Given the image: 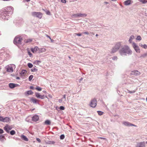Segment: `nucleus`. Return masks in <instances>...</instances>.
<instances>
[{"instance_id": "obj_1", "label": "nucleus", "mask_w": 147, "mask_h": 147, "mask_svg": "<svg viewBox=\"0 0 147 147\" xmlns=\"http://www.w3.org/2000/svg\"><path fill=\"white\" fill-rule=\"evenodd\" d=\"M120 55L122 56H125L127 54L131 55L132 53V51L130 49L129 47L127 46H125L119 51Z\"/></svg>"}, {"instance_id": "obj_2", "label": "nucleus", "mask_w": 147, "mask_h": 147, "mask_svg": "<svg viewBox=\"0 0 147 147\" xmlns=\"http://www.w3.org/2000/svg\"><path fill=\"white\" fill-rule=\"evenodd\" d=\"M11 10V7H5L4 9H2L0 11V15L2 16L4 15V16H5L6 14H8L9 12H10Z\"/></svg>"}, {"instance_id": "obj_3", "label": "nucleus", "mask_w": 147, "mask_h": 147, "mask_svg": "<svg viewBox=\"0 0 147 147\" xmlns=\"http://www.w3.org/2000/svg\"><path fill=\"white\" fill-rule=\"evenodd\" d=\"M23 40L21 36H17L15 38L13 41L14 43L15 44H21Z\"/></svg>"}, {"instance_id": "obj_4", "label": "nucleus", "mask_w": 147, "mask_h": 147, "mask_svg": "<svg viewBox=\"0 0 147 147\" xmlns=\"http://www.w3.org/2000/svg\"><path fill=\"white\" fill-rule=\"evenodd\" d=\"M121 44L120 43H117L115 45V47L113 48L112 50V52L114 53L117 51L121 46Z\"/></svg>"}, {"instance_id": "obj_5", "label": "nucleus", "mask_w": 147, "mask_h": 147, "mask_svg": "<svg viewBox=\"0 0 147 147\" xmlns=\"http://www.w3.org/2000/svg\"><path fill=\"white\" fill-rule=\"evenodd\" d=\"M32 15L40 19H41L42 16V14L40 12H33L32 13Z\"/></svg>"}, {"instance_id": "obj_6", "label": "nucleus", "mask_w": 147, "mask_h": 147, "mask_svg": "<svg viewBox=\"0 0 147 147\" xmlns=\"http://www.w3.org/2000/svg\"><path fill=\"white\" fill-rule=\"evenodd\" d=\"M15 67V65L12 64L11 65H8L7 66V71L9 72H13V68H14Z\"/></svg>"}, {"instance_id": "obj_7", "label": "nucleus", "mask_w": 147, "mask_h": 147, "mask_svg": "<svg viewBox=\"0 0 147 147\" xmlns=\"http://www.w3.org/2000/svg\"><path fill=\"white\" fill-rule=\"evenodd\" d=\"M97 101L96 99L94 98L91 100L90 105L92 107H95L96 105Z\"/></svg>"}, {"instance_id": "obj_8", "label": "nucleus", "mask_w": 147, "mask_h": 147, "mask_svg": "<svg viewBox=\"0 0 147 147\" xmlns=\"http://www.w3.org/2000/svg\"><path fill=\"white\" fill-rule=\"evenodd\" d=\"M12 128V127L11 126H9L7 125L4 127V129L5 130L7 133L9 132V130L11 129Z\"/></svg>"}, {"instance_id": "obj_9", "label": "nucleus", "mask_w": 147, "mask_h": 147, "mask_svg": "<svg viewBox=\"0 0 147 147\" xmlns=\"http://www.w3.org/2000/svg\"><path fill=\"white\" fill-rule=\"evenodd\" d=\"M123 124L126 126H133L135 127H137V126L135 125L132 124L127 121H123Z\"/></svg>"}, {"instance_id": "obj_10", "label": "nucleus", "mask_w": 147, "mask_h": 147, "mask_svg": "<svg viewBox=\"0 0 147 147\" xmlns=\"http://www.w3.org/2000/svg\"><path fill=\"white\" fill-rule=\"evenodd\" d=\"M31 50L33 53H39V48L37 47H36L34 48H31Z\"/></svg>"}, {"instance_id": "obj_11", "label": "nucleus", "mask_w": 147, "mask_h": 147, "mask_svg": "<svg viewBox=\"0 0 147 147\" xmlns=\"http://www.w3.org/2000/svg\"><path fill=\"white\" fill-rule=\"evenodd\" d=\"M140 74V73L138 70H134L131 71V75H134L136 76H139Z\"/></svg>"}, {"instance_id": "obj_12", "label": "nucleus", "mask_w": 147, "mask_h": 147, "mask_svg": "<svg viewBox=\"0 0 147 147\" xmlns=\"http://www.w3.org/2000/svg\"><path fill=\"white\" fill-rule=\"evenodd\" d=\"M36 97L38 98H40L42 99H43L45 98V96L44 95H41L39 93H35Z\"/></svg>"}, {"instance_id": "obj_13", "label": "nucleus", "mask_w": 147, "mask_h": 147, "mask_svg": "<svg viewBox=\"0 0 147 147\" xmlns=\"http://www.w3.org/2000/svg\"><path fill=\"white\" fill-rule=\"evenodd\" d=\"M19 86L18 84L13 83H10L9 84V86L11 88H13L14 87L18 86Z\"/></svg>"}, {"instance_id": "obj_14", "label": "nucleus", "mask_w": 147, "mask_h": 147, "mask_svg": "<svg viewBox=\"0 0 147 147\" xmlns=\"http://www.w3.org/2000/svg\"><path fill=\"white\" fill-rule=\"evenodd\" d=\"M136 147H145V144L144 142L138 143Z\"/></svg>"}, {"instance_id": "obj_15", "label": "nucleus", "mask_w": 147, "mask_h": 147, "mask_svg": "<svg viewBox=\"0 0 147 147\" xmlns=\"http://www.w3.org/2000/svg\"><path fill=\"white\" fill-rule=\"evenodd\" d=\"M39 119V117L37 115H35L33 116L32 118V120L34 121H37Z\"/></svg>"}, {"instance_id": "obj_16", "label": "nucleus", "mask_w": 147, "mask_h": 147, "mask_svg": "<svg viewBox=\"0 0 147 147\" xmlns=\"http://www.w3.org/2000/svg\"><path fill=\"white\" fill-rule=\"evenodd\" d=\"M30 101L34 103H36L38 101V100L34 98H31L30 100Z\"/></svg>"}, {"instance_id": "obj_17", "label": "nucleus", "mask_w": 147, "mask_h": 147, "mask_svg": "<svg viewBox=\"0 0 147 147\" xmlns=\"http://www.w3.org/2000/svg\"><path fill=\"white\" fill-rule=\"evenodd\" d=\"M10 119L8 117H5L4 118L3 122H8L10 121Z\"/></svg>"}, {"instance_id": "obj_18", "label": "nucleus", "mask_w": 147, "mask_h": 147, "mask_svg": "<svg viewBox=\"0 0 147 147\" xmlns=\"http://www.w3.org/2000/svg\"><path fill=\"white\" fill-rule=\"evenodd\" d=\"M27 71L26 70H23L22 71L21 73H20L21 75V76H24L25 74L27 73Z\"/></svg>"}, {"instance_id": "obj_19", "label": "nucleus", "mask_w": 147, "mask_h": 147, "mask_svg": "<svg viewBox=\"0 0 147 147\" xmlns=\"http://www.w3.org/2000/svg\"><path fill=\"white\" fill-rule=\"evenodd\" d=\"M32 41V39H26L24 40V42L25 43H29L31 42Z\"/></svg>"}, {"instance_id": "obj_20", "label": "nucleus", "mask_w": 147, "mask_h": 147, "mask_svg": "<svg viewBox=\"0 0 147 147\" xmlns=\"http://www.w3.org/2000/svg\"><path fill=\"white\" fill-rule=\"evenodd\" d=\"M21 138L22 139L25 141H28V139L26 137L23 135H21Z\"/></svg>"}, {"instance_id": "obj_21", "label": "nucleus", "mask_w": 147, "mask_h": 147, "mask_svg": "<svg viewBox=\"0 0 147 147\" xmlns=\"http://www.w3.org/2000/svg\"><path fill=\"white\" fill-rule=\"evenodd\" d=\"M131 1L130 0H128L125 1L124 2L125 4V5H128L130 4L131 3Z\"/></svg>"}, {"instance_id": "obj_22", "label": "nucleus", "mask_w": 147, "mask_h": 147, "mask_svg": "<svg viewBox=\"0 0 147 147\" xmlns=\"http://www.w3.org/2000/svg\"><path fill=\"white\" fill-rule=\"evenodd\" d=\"M45 124L47 125H50L51 124V122L49 120H47L45 121Z\"/></svg>"}, {"instance_id": "obj_23", "label": "nucleus", "mask_w": 147, "mask_h": 147, "mask_svg": "<svg viewBox=\"0 0 147 147\" xmlns=\"http://www.w3.org/2000/svg\"><path fill=\"white\" fill-rule=\"evenodd\" d=\"M46 51V49L45 48L39 49V53L45 52Z\"/></svg>"}, {"instance_id": "obj_24", "label": "nucleus", "mask_w": 147, "mask_h": 147, "mask_svg": "<svg viewBox=\"0 0 147 147\" xmlns=\"http://www.w3.org/2000/svg\"><path fill=\"white\" fill-rule=\"evenodd\" d=\"M134 38V37L133 35H131L130 36L129 41L130 43H131L132 40Z\"/></svg>"}, {"instance_id": "obj_25", "label": "nucleus", "mask_w": 147, "mask_h": 147, "mask_svg": "<svg viewBox=\"0 0 147 147\" xmlns=\"http://www.w3.org/2000/svg\"><path fill=\"white\" fill-rule=\"evenodd\" d=\"M5 139V136L2 135H0V140L1 141H3Z\"/></svg>"}, {"instance_id": "obj_26", "label": "nucleus", "mask_w": 147, "mask_h": 147, "mask_svg": "<svg viewBox=\"0 0 147 147\" xmlns=\"http://www.w3.org/2000/svg\"><path fill=\"white\" fill-rule=\"evenodd\" d=\"M136 51V52L137 53H140V49L139 48V47H138L137 48H136L134 49Z\"/></svg>"}, {"instance_id": "obj_27", "label": "nucleus", "mask_w": 147, "mask_h": 147, "mask_svg": "<svg viewBox=\"0 0 147 147\" xmlns=\"http://www.w3.org/2000/svg\"><path fill=\"white\" fill-rule=\"evenodd\" d=\"M78 14V17H84L86 16V14L79 13Z\"/></svg>"}, {"instance_id": "obj_28", "label": "nucleus", "mask_w": 147, "mask_h": 147, "mask_svg": "<svg viewBox=\"0 0 147 147\" xmlns=\"http://www.w3.org/2000/svg\"><path fill=\"white\" fill-rule=\"evenodd\" d=\"M132 46L134 48V49L136 48H137L138 46L136 45L135 42H133L132 43Z\"/></svg>"}, {"instance_id": "obj_29", "label": "nucleus", "mask_w": 147, "mask_h": 147, "mask_svg": "<svg viewBox=\"0 0 147 147\" xmlns=\"http://www.w3.org/2000/svg\"><path fill=\"white\" fill-rule=\"evenodd\" d=\"M27 93L28 94H32L33 93V92L31 90L28 91L27 92Z\"/></svg>"}, {"instance_id": "obj_30", "label": "nucleus", "mask_w": 147, "mask_h": 147, "mask_svg": "<svg viewBox=\"0 0 147 147\" xmlns=\"http://www.w3.org/2000/svg\"><path fill=\"white\" fill-rule=\"evenodd\" d=\"M35 89L38 91H41L42 90V88L41 87L38 86L35 88Z\"/></svg>"}, {"instance_id": "obj_31", "label": "nucleus", "mask_w": 147, "mask_h": 147, "mask_svg": "<svg viewBox=\"0 0 147 147\" xmlns=\"http://www.w3.org/2000/svg\"><path fill=\"white\" fill-rule=\"evenodd\" d=\"M28 66L29 68H31L32 67L33 65L32 63H29L28 64Z\"/></svg>"}, {"instance_id": "obj_32", "label": "nucleus", "mask_w": 147, "mask_h": 147, "mask_svg": "<svg viewBox=\"0 0 147 147\" xmlns=\"http://www.w3.org/2000/svg\"><path fill=\"white\" fill-rule=\"evenodd\" d=\"M140 1L143 4L147 2V0H140Z\"/></svg>"}, {"instance_id": "obj_33", "label": "nucleus", "mask_w": 147, "mask_h": 147, "mask_svg": "<svg viewBox=\"0 0 147 147\" xmlns=\"http://www.w3.org/2000/svg\"><path fill=\"white\" fill-rule=\"evenodd\" d=\"M38 71L37 69L35 68H33L31 69V71L32 72L36 71Z\"/></svg>"}, {"instance_id": "obj_34", "label": "nucleus", "mask_w": 147, "mask_h": 147, "mask_svg": "<svg viewBox=\"0 0 147 147\" xmlns=\"http://www.w3.org/2000/svg\"><path fill=\"white\" fill-rule=\"evenodd\" d=\"M10 134L11 135H13L15 134V131L14 130H12L10 132Z\"/></svg>"}, {"instance_id": "obj_35", "label": "nucleus", "mask_w": 147, "mask_h": 147, "mask_svg": "<svg viewBox=\"0 0 147 147\" xmlns=\"http://www.w3.org/2000/svg\"><path fill=\"white\" fill-rule=\"evenodd\" d=\"M98 115H101L103 114V112L101 111H97Z\"/></svg>"}, {"instance_id": "obj_36", "label": "nucleus", "mask_w": 147, "mask_h": 147, "mask_svg": "<svg viewBox=\"0 0 147 147\" xmlns=\"http://www.w3.org/2000/svg\"><path fill=\"white\" fill-rule=\"evenodd\" d=\"M136 39L137 40H141L142 38L140 36H137Z\"/></svg>"}, {"instance_id": "obj_37", "label": "nucleus", "mask_w": 147, "mask_h": 147, "mask_svg": "<svg viewBox=\"0 0 147 147\" xmlns=\"http://www.w3.org/2000/svg\"><path fill=\"white\" fill-rule=\"evenodd\" d=\"M33 78V75H30L29 77V80L30 81Z\"/></svg>"}, {"instance_id": "obj_38", "label": "nucleus", "mask_w": 147, "mask_h": 147, "mask_svg": "<svg viewBox=\"0 0 147 147\" xmlns=\"http://www.w3.org/2000/svg\"><path fill=\"white\" fill-rule=\"evenodd\" d=\"M143 48L146 49L147 48V45H146L144 44V45H142L141 46Z\"/></svg>"}, {"instance_id": "obj_39", "label": "nucleus", "mask_w": 147, "mask_h": 147, "mask_svg": "<svg viewBox=\"0 0 147 147\" xmlns=\"http://www.w3.org/2000/svg\"><path fill=\"white\" fill-rule=\"evenodd\" d=\"M41 62V61H38V60H37V61H35L34 62V63H36L38 64V63H40Z\"/></svg>"}, {"instance_id": "obj_40", "label": "nucleus", "mask_w": 147, "mask_h": 147, "mask_svg": "<svg viewBox=\"0 0 147 147\" xmlns=\"http://www.w3.org/2000/svg\"><path fill=\"white\" fill-rule=\"evenodd\" d=\"M65 138V136L64 135H61L60 136V138L61 139H63Z\"/></svg>"}, {"instance_id": "obj_41", "label": "nucleus", "mask_w": 147, "mask_h": 147, "mask_svg": "<svg viewBox=\"0 0 147 147\" xmlns=\"http://www.w3.org/2000/svg\"><path fill=\"white\" fill-rule=\"evenodd\" d=\"M28 54L29 55L30 57H31L32 56V54L29 51H28Z\"/></svg>"}, {"instance_id": "obj_42", "label": "nucleus", "mask_w": 147, "mask_h": 147, "mask_svg": "<svg viewBox=\"0 0 147 147\" xmlns=\"http://www.w3.org/2000/svg\"><path fill=\"white\" fill-rule=\"evenodd\" d=\"M59 109L61 110H64L65 109V107L62 106H60L59 107Z\"/></svg>"}, {"instance_id": "obj_43", "label": "nucleus", "mask_w": 147, "mask_h": 147, "mask_svg": "<svg viewBox=\"0 0 147 147\" xmlns=\"http://www.w3.org/2000/svg\"><path fill=\"white\" fill-rule=\"evenodd\" d=\"M4 118L3 117L0 116V121L3 122Z\"/></svg>"}, {"instance_id": "obj_44", "label": "nucleus", "mask_w": 147, "mask_h": 147, "mask_svg": "<svg viewBox=\"0 0 147 147\" xmlns=\"http://www.w3.org/2000/svg\"><path fill=\"white\" fill-rule=\"evenodd\" d=\"M46 14L48 15H50L51 14V13L49 11H46Z\"/></svg>"}, {"instance_id": "obj_45", "label": "nucleus", "mask_w": 147, "mask_h": 147, "mask_svg": "<svg viewBox=\"0 0 147 147\" xmlns=\"http://www.w3.org/2000/svg\"><path fill=\"white\" fill-rule=\"evenodd\" d=\"M61 2L63 3H66V0H61Z\"/></svg>"}, {"instance_id": "obj_46", "label": "nucleus", "mask_w": 147, "mask_h": 147, "mask_svg": "<svg viewBox=\"0 0 147 147\" xmlns=\"http://www.w3.org/2000/svg\"><path fill=\"white\" fill-rule=\"evenodd\" d=\"M75 34H76V35L78 36H80L82 35L80 33H75Z\"/></svg>"}, {"instance_id": "obj_47", "label": "nucleus", "mask_w": 147, "mask_h": 147, "mask_svg": "<svg viewBox=\"0 0 147 147\" xmlns=\"http://www.w3.org/2000/svg\"><path fill=\"white\" fill-rule=\"evenodd\" d=\"M4 132L3 130L0 128V134L3 133Z\"/></svg>"}, {"instance_id": "obj_48", "label": "nucleus", "mask_w": 147, "mask_h": 147, "mask_svg": "<svg viewBox=\"0 0 147 147\" xmlns=\"http://www.w3.org/2000/svg\"><path fill=\"white\" fill-rule=\"evenodd\" d=\"M36 140L39 142H41V140H40V139H39V138H36Z\"/></svg>"}, {"instance_id": "obj_49", "label": "nucleus", "mask_w": 147, "mask_h": 147, "mask_svg": "<svg viewBox=\"0 0 147 147\" xmlns=\"http://www.w3.org/2000/svg\"><path fill=\"white\" fill-rule=\"evenodd\" d=\"M73 16L75 17H78V14H74L73 15Z\"/></svg>"}, {"instance_id": "obj_50", "label": "nucleus", "mask_w": 147, "mask_h": 147, "mask_svg": "<svg viewBox=\"0 0 147 147\" xmlns=\"http://www.w3.org/2000/svg\"><path fill=\"white\" fill-rule=\"evenodd\" d=\"M83 34H87V35H88L89 34V33L88 32H83Z\"/></svg>"}, {"instance_id": "obj_51", "label": "nucleus", "mask_w": 147, "mask_h": 147, "mask_svg": "<svg viewBox=\"0 0 147 147\" xmlns=\"http://www.w3.org/2000/svg\"><path fill=\"white\" fill-rule=\"evenodd\" d=\"M46 36H47V37H48V38H49L51 39V41H52V39L51 38H50V37L49 36H48V35H46Z\"/></svg>"}, {"instance_id": "obj_52", "label": "nucleus", "mask_w": 147, "mask_h": 147, "mask_svg": "<svg viewBox=\"0 0 147 147\" xmlns=\"http://www.w3.org/2000/svg\"><path fill=\"white\" fill-rule=\"evenodd\" d=\"M117 59V57L116 56L114 57L113 58V59Z\"/></svg>"}, {"instance_id": "obj_53", "label": "nucleus", "mask_w": 147, "mask_h": 147, "mask_svg": "<svg viewBox=\"0 0 147 147\" xmlns=\"http://www.w3.org/2000/svg\"><path fill=\"white\" fill-rule=\"evenodd\" d=\"M30 89H34V87H33V86H30Z\"/></svg>"}, {"instance_id": "obj_54", "label": "nucleus", "mask_w": 147, "mask_h": 147, "mask_svg": "<svg viewBox=\"0 0 147 147\" xmlns=\"http://www.w3.org/2000/svg\"><path fill=\"white\" fill-rule=\"evenodd\" d=\"M147 55V54H145L144 55H143L142 56L143 57H144V56H146Z\"/></svg>"}, {"instance_id": "obj_55", "label": "nucleus", "mask_w": 147, "mask_h": 147, "mask_svg": "<svg viewBox=\"0 0 147 147\" xmlns=\"http://www.w3.org/2000/svg\"><path fill=\"white\" fill-rule=\"evenodd\" d=\"M63 97L64 98H65H65H66V96H65V95H63Z\"/></svg>"}, {"instance_id": "obj_56", "label": "nucleus", "mask_w": 147, "mask_h": 147, "mask_svg": "<svg viewBox=\"0 0 147 147\" xmlns=\"http://www.w3.org/2000/svg\"><path fill=\"white\" fill-rule=\"evenodd\" d=\"M135 92V91H133L132 92H131L130 91H129V93H134V92Z\"/></svg>"}, {"instance_id": "obj_57", "label": "nucleus", "mask_w": 147, "mask_h": 147, "mask_svg": "<svg viewBox=\"0 0 147 147\" xmlns=\"http://www.w3.org/2000/svg\"><path fill=\"white\" fill-rule=\"evenodd\" d=\"M25 0L27 2H28V1H30V0Z\"/></svg>"}, {"instance_id": "obj_58", "label": "nucleus", "mask_w": 147, "mask_h": 147, "mask_svg": "<svg viewBox=\"0 0 147 147\" xmlns=\"http://www.w3.org/2000/svg\"><path fill=\"white\" fill-rule=\"evenodd\" d=\"M91 33H92V34L93 35H94V32H91Z\"/></svg>"}, {"instance_id": "obj_59", "label": "nucleus", "mask_w": 147, "mask_h": 147, "mask_svg": "<svg viewBox=\"0 0 147 147\" xmlns=\"http://www.w3.org/2000/svg\"><path fill=\"white\" fill-rule=\"evenodd\" d=\"M100 138L101 139H105V138H101V137Z\"/></svg>"}, {"instance_id": "obj_60", "label": "nucleus", "mask_w": 147, "mask_h": 147, "mask_svg": "<svg viewBox=\"0 0 147 147\" xmlns=\"http://www.w3.org/2000/svg\"><path fill=\"white\" fill-rule=\"evenodd\" d=\"M16 79H20V78L19 77H18Z\"/></svg>"}, {"instance_id": "obj_61", "label": "nucleus", "mask_w": 147, "mask_h": 147, "mask_svg": "<svg viewBox=\"0 0 147 147\" xmlns=\"http://www.w3.org/2000/svg\"><path fill=\"white\" fill-rule=\"evenodd\" d=\"M98 36V34H96V36Z\"/></svg>"}, {"instance_id": "obj_62", "label": "nucleus", "mask_w": 147, "mask_h": 147, "mask_svg": "<svg viewBox=\"0 0 147 147\" xmlns=\"http://www.w3.org/2000/svg\"><path fill=\"white\" fill-rule=\"evenodd\" d=\"M43 92H44V93H45L46 92V91H43Z\"/></svg>"}, {"instance_id": "obj_63", "label": "nucleus", "mask_w": 147, "mask_h": 147, "mask_svg": "<svg viewBox=\"0 0 147 147\" xmlns=\"http://www.w3.org/2000/svg\"><path fill=\"white\" fill-rule=\"evenodd\" d=\"M42 10H43V11H45V9H42Z\"/></svg>"}, {"instance_id": "obj_64", "label": "nucleus", "mask_w": 147, "mask_h": 147, "mask_svg": "<svg viewBox=\"0 0 147 147\" xmlns=\"http://www.w3.org/2000/svg\"><path fill=\"white\" fill-rule=\"evenodd\" d=\"M146 143L147 144V141L146 142Z\"/></svg>"}]
</instances>
